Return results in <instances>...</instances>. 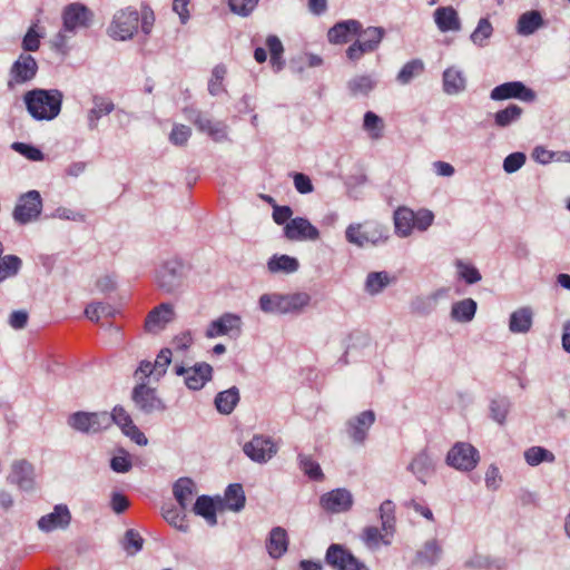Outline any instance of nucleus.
<instances>
[{"mask_svg": "<svg viewBox=\"0 0 570 570\" xmlns=\"http://www.w3.org/2000/svg\"><path fill=\"white\" fill-rule=\"evenodd\" d=\"M22 99L33 120L51 121L61 112L63 94L59 89L35 88L24 92Z\"/></svg>", "mask_w": 570, "mask_h": 570, "instance_id": "nucleus-1", "label": "nucleus"}, {"mask_svg": "<svg viewBox=\"0 0 570 570\" xmlns=\"http://www.w3.org/2000/svg\"><path fill=\"white\" fill-rule=\"evenodd\" d=\"M61 20L62 27L55 37L53 45L59 51H65L70 38L92 24L94 12L83 3L72 2L62 9Z\"/></svg>", "mask_w": 570, "mask_h": 570, "instance_id": "nucleus-2", "label": "nucleus"}, {"mask_svg": "<svg viewBox=\"0 0 570 570\" xmlns=\"http://www.w3.org/2000/svg\"><path fill=\"white\" fill-rule=\"evenodd\" d=\"M311 302V296L305 292L292 294L271 293L263 294L258 299L262 312L266 314H298Z\"/></svg>", "mask_w": 570, "mask_h": 570, "instance_id": "nucleus-3", "label": "nucleus"}, {"mask_svg": "<svg viewBox=\"0 0 570 570\" xmlns=\"http://www.w3.org/2000/svg\"><path fill=\"white\" fill-rule=\"evenodd\" d=\"M187 275V268L177 257L165 261L156 272V284L167 293L174 294L181 289Z\"/></svg>", "mask_w": 570, "mask_h": 570, "instance_id": "nucleus-4", "label": "nucleus"}, {"mask_svg": "<svg viewBox=\"0 0 570 570\" xmlns=\"http://www.w3.org/2000/svg\"><path fill=\"white\" fill-rule=\"evenodd\" d=\"M345 238L347 243L364 248L384 244L389 236L386 229L380 225L367 226L366 224L352 223L345 229Z\"/></svg>", "mask_w": 570, "mask_h": 570, "instance_id": "nucleus-5", "label": "nucleus"}, {"mask_svg": "<svg viewBox=\"0 0 570 570\" xmlns=\"http://www.w3.org/2000/svg\"><path fill=\"white\" fill-rule=\"evenodd\" d=\"M139 12L134 8L118 10L108 27V35L119 41H126L138 31Z\"/></svg>", "mask_w": 570, "mask_h": 570, "instance_id": "nucleus-6", "label": "nucleus"}, {"mask_svg": "<svg viewBox=\"0 0 570 570\" xmlns=\"http://www.w3.org/2000/svg\"><path fill=\"white\" fill-rule=\"evenodd\" d=\"M108 412L78 411L69 415L68 425L85 434H96L109 428Z\"/></svg>", "mask_w": 570, "mask_h": 570, "instance_id": "nucleus-7", "label": "nucleus"}, {"mask_svg": "<svg viewBox=\"0 0 570 570\" xmlns=\"http://www.w3.org/2000/svg\"><path fill=\"white\" fill-rule=\"evenodd\" d=\"M38 72L37 60L28 53H21L9 69L7 87L12 90L32 81Z\"/></svg>", "mask_w": 570, "mask_h": 570, "instance_id": "nucleus-8", "label": "nucleus"}, {"mask_svg": "<svg viewBox=\"0 0 570 570\" xmlns=\"http://www.w3.org/2000/svg\"><path fill=\"white\" fill-rule=\"evenodd\" d=\"M42 198L38 190H29L22 194L16 204L12 216L20 225L29 224L40 216Z\"/></svg>", "mask_w": 570, "mask_h": 570, "instance_id": "nucleus-9", "label": "nucleus"}, {"mask_svg": "<svg viewBox=\"0 0 570 570\" xmlns=\"http://www.w3.org/2000/svg\"><path fill=\"white\" fill-rule=\"evenodd\" d=\"M446 464L459 471H472L480 461L479 451L470 443L456 442L446 454Z\"/></svg>", "mask_w": 570, "mask_h": 570, "instance_id": "nucleus-10", "label": "nucleus"}, {"mask_svg": "<svg viewBox=\"0 0 570 570\" xmlns=\"http://www.w3.org/2000/svg\"><path fill=\"white\" fill-rule=\"evenodd\" d=\"M184 115L199 131L207 134L213 140L224 141L227 139V126L223 121H215L194 108H185Z\"/></svg>", "mask_w": 570, "mask_h": 570, "instance_id": "nucleus-11", "label": "nucleus"}, {"mask_svg": "<svg viewBox=\"0 0 570 570\" xmlns=\"http://www.w3.org/2000/svg\"><path fill=\"white\" fill-rule=\"evenodd\" d=\"M278 449L272 438L255 434L248 442L243 445V452L253 462L264 464L267 463L274 455H276Z\"/></svg>", "mask_w": 570, "mask_h": 570, "instance_id": "nucleus-12", "label": "nucleus"}, {"mask_svg": "<svg viewBox=\"0 0 570 570\" xmlns=\"http://www.w3.org/2000/svg\"><path fill=\"white\" fill-rule=\"evenodd\" d=\"M325 562L334 570H370L350 550L337 543H332L327 548Z\"/></svg>", "mask_w": 570, "mask_h": 570, "instance_id": "nucleus-13", "label": "nucleus"}, {"mask_svg": "<svg viewBox=\"0 0 570 570\" xmlns=\"http://www.w3.org/2000/svg\"><path fill=\"white\" fill-rule=\"evenodd\" d=\"M131 400L136 409L145 414L166 410V405L163 400L158 397L156 389L148 386L145 382L137 384L132 389Z\"/></svg>", "mask_w": 570, "mask_h": 570, "instance_id": "nucleus-14", "label": "nucleus"}, {"mask_svg": "<svg viewBox=\"0 0 570 570\" xmlns=\"http://www.w3.org/2000/svg\"><path fill=\"white\" fill-rule=\"evenodd\" d=\"M175 373L184 377L185 384L189 390L199 391L212 380L213 367L206 362H199L193 366H176Z\"/></svg>", "mask_w": 570, "mask_h": 570, "instance_id": "nucleus-15", "label": "nucleus"}, {"mask_svg": "<svg viewBox=\"0 0 570 570\" xmlns=\"http://www.w3.org/2000/svg\"><path fill=\"white\" fill-rule=\"evenodd\" d=\"M490 98L494 101L519 99L523 102H533L537 94L521 81H509L494 87Z\"/></svg>", "mask_w": 570, "mask_h": 570, "instance_id": "nucleus-16", "label": "nucleus"}, {"mask_svg": "<svg viewBox=\"0 0 570 570\" xmlns=\"http://www.w3.org/2000/svg\"><path fill=\"white\" fill-rule=\"evenodd\" d=\"M242 332V318L234 313H224L218 318L212 321L205 332L206 337L215 338L218 336H238Z\"/></svg>", "mask_w": 570, "mask_h": 570, "instance_id": "nucleus-17", "label": "nucleus"}, {"mask_svg": "<svg viewBox=\"0 0 570 570\" xmlns=\"http://www.w3.org/2000/svg\"><path fill=\"white\" fill-rule=\"evenodd\" d=\"M176 313L170 303H160L146 316L144 330L149 334H158L175 320Z\"/></svg>", "mask_w": 570, "mask_h": 570, "instance_id": "nucleus-18", "label": "nucleus"}, {"mask_svg": "<svg viewBox=\"0 0 570 570\" xmlns=\"http://www.w3.org/2000/svg\"><path fill=\"white\" fill-rule=\"evenodd\" d=\"M374 422L375 413L372 410L363 411L346 422V433L353 443L362 445Z\"/></svg>", "mask_w": 570, "mask_h": 570, "instance_id": "nucleus-19", "label": "nucleus"}, {"mask_svg": "<svg viewBox=\"0 0 570 570\" xmlns=\"http://www.w3.org/2000/svg\"><path fill=\"white\" fill-rule=\"evenodd\" d=\"M284 236L293 242L317 240L320 230L307 218L295 217L285 225Z\"/></svg>", "mask_w": 570, "mask_h": 570, "instance_id": "nucleus-20", "label": "nucleus"}, {"mask_svg": "<svg viewBox=\"0 0 570 570\" xmlns=\"http://www.w3.org/2000/svg\"><path fill=\"white\" fill-rule=\"evenodd\" d=\"M321 507L332 513L348 511L353 504V495L346 489H335L320 499Z\"/></svg>", "mask_w": 570, "mask_h": 570, "instance_id": "nucleus-21", "label": "nucleus"}, {"mask_svg": "<svg viewBox=\"0 0 570 570\" xmlns=\"http://www.w3.org/2000/svg\"><path fill=\"white\" fill-rule=\"evenodd\" d=\"M406 469L419 482L426 484V479L435 471V461L430 452L423 449L413 456Z\"/></svg>", "mask_w": 570, "mask_h": 570, "instance_id": "nucleus-22", "label": "nucleus"}, {"mask_svg": "<svg viewBox=\"0 0 570 570\" xmlns=\"http://www.w3.org/2000/svg\"><path fill=\"white\" fill-rule=\"evenodd\" d=\"M10 483L17 484L19 489L29 491L35 483L33 465L27 460L14 461L11 465V472L8 475Z\"/></svg>", "mask_w": 570, "mask_h": 570, "instance_id": "nucleus-23", "label": "nucleus"}, {"mask_svg": "<svg viewBox=\"0 0 570 570\" xmlns=\"http://www.w3.org/2000/svg\"><path fill=\"white\" fill-rule=\"evenodd\" d=\"M362 30V23L355 19L336 22L327 31V40L333 45H343L350 41V36H357Z\"/></svg>", "mask_w": 570, "mask_h": 570, "instance_id": "nucleus-24", "label": "nucleus"}, {"mask_svg": "<svg viewBox=\"0 0 570 570\" xmlns=\"http://www.w3.org/2000/svg\"><path fill=\"white\" fill-rule=\"evenodd\" d=\"M71 515L69 509L65 504H58L53 511L42 515L38 520V527L45 532H50L58 528H65L70 523Z\"/></svg>", "mask_w": 570, "mask_h": 570, "instance_id": "nucleus-25", "label": "nucleus"}, {"mask_svg": "<svg viewBox=\"0 0 570 570\" xmlns=\"http://www.w3.org/2000/svg\"><path fill=\"white\" fill-rule=\"evenodd\" d=\"M442 85L446 95H459L466 89V77L463 70L452 66L443 71Z\"/></svg>", "mask_w": 570, "mask_h": 570, "instance_id": "nucleus-26", "label": "nucleus"}, {"mask_svg": "<svg viewBox=\"0 0 570 570\" xmlns=\"http://www.w3.org/2000/svg\"><path fill=\"white\" fill-rule=\"evenodd\" d=\"M288 534L282 527H274L266 540V550L271 558L279 559L288 549Z\"/></svg>", "mask_w": 570, "mask_h": 570, "instance_id": "nucleus-27", "label": "nucleus"}, {"mask_svg": "<svg viewBox=\"0 0 570 570\" xmlns=\"http://www.w3.org/2000/svg\"><path fill=\"white\" fill-rule=\"evenodd\" d=\"M434 22L441 32L460 31L461 20L456 10L451 7H440L434 11Z\"/></svg>", "mask_w": 570, "mask_h": 570, "instance_id": "nucleus-28", "label": "nucleus"}, {"mask_svg": "<svg viewBox=\"0 0 570 570\" xmlns=\"http://www.w3.org/2000/svg\"><path fill=\"white\" fill-rule=\"evenodd\" d=\"M92 108L88 110L87 120L90 130H95L98 127V121L101 117L111 114L115 110V104L100 95L92 97Z\"/></svg>", "mask_w": 570, "mask_h": 570, "instance_id": "nucleus-29", "label": "nucleus"}, {"mask_svg": "<svg viewBox=\"0 0 570 570\" xmlns=\"http://www.w3.org/2000/svg\"><path fill=\"white\" fill-rule=\"evenodd\" d=\"M442 552V546L436 539L428 540L423 547L416 551L414 563L422 567H433L440 561Z\"/></svg>", "mask_w": 570, "mask_h": 570, "instance_id": "nucleus-30", "label": "nucleus"}, {"mask_svg": "<svg viewBox=\"0 0 570 570\" xmlns=\"http://www.w3.org/2000/svg\"><path fill=\"white\" fill-rule=\"evenodd\" d=\"M533 324V311L529 306L520 307L511 313L509 330L513 334L528 333Z\"/></svg>", "mask_w": 570, "mask_h": 570, "instance_id": "nucleus-31", "label": "nucleus"}, {"mask_svg": "<svg viewBox=\"0 0 570 570\" xmlns=\"http://www.w3.org/2000/svg\"><path fill=\"white\" fill-rule=\"evenodd\" d=\"M173 494L180 508L185 510L196 494V483L190 478H179L173 485Z\"/></svg>", "mask_w": 570, "mask_h": 570, "instance_id": "nucleus-32", "label": "nucleus"}, {"mask_svg": "<svg viewBox=\"0 0 570 570\" xmlns=\"http://www.w3.org/2000/svg\"><path fill=\"white\" fill-rule=\"evenodd\" d=\"M299 268L297 258L286 254H275L267 261V269L272 274H293Z\"/></svg>", "mask_w": 570, "mask_h": 570, "instance_id": "nucleus-33", "label": "nucleus"}, {"mask_svg": "<svg viewBox=\"0 0 570 570\" xmlns=\"http://www.w3.org/2000/svg\"><path fill=\"white\" fill-rule=\"evenodd\" d=\"M478 304L473 298H464L454 302L451 307L450 316L458 323H470L476 313Z\"/></svg>", "mask_w": 570, "mask_h": 570, "instance_id": "nucleus-34", "label": "nucleus"}, {"mask_svg": "<svg viewBox=\"0 0 570 570\" xmlns=\"http://www.w3.org/2000/svg\"><path fill=\"white\" fill-rule=\"evenodd\" d=\"M414 224L415 216L412 209L400 207L394 212V227L397 236H410L414 229Z\"/></svg>", "mask_w": 570, "mask_h": 570, "instance_id": "nucleus-35", "label": "nucleus"}, {"mask_svg": "<svg viewBox=\"0 0 570 570\" xmlns=\"http://www.w3.org/2000/svg\"><path fill=\"white\" fill-rule=\"evenodd\" d=\"M544 21L542 14L537 10L522 13L517 23V32L521 36H530L538 29L543 27Z\"/></svg>", "mask_w": 570, "mask_h": 570, "instance_id": "nucleus-36", "label": "nucleus"}, {"mask_svg": "<svg viewBox=\"0 0 570 570\" xmlns=\"http://www.w3.org/2000/svg\"><path fill=\"white\" fill-rule=\"evenodd\" d=\"M395 281L387 272H371L365 279V292L370 295H377Z\"/></svg>", "mask_w": 570, "mask_h": 570, "instance_id": "nucleus-37", "label": "nucleus"}, {"mask_svg": "<svg viewBox=\"0 0 570 570\" xmlns=\"http://www.w3.org/2000/svg\"><path fill=\"white\" fill-rule=\"evenodd\" d=\"M512 407L510 397L498 395L491 399L489 404L490 417L500 425L507 421V416Z\"/></svg>", "mask_w": 570, "mask_h": 570, "instance_id": "nucleus-38", "label": "nucleus"}, {"mask_svg": "<svg viewBox=\"0 0 570 570\" xmlns=\"http://www.w3.org/2000/svg\"><path fill=\"white\" fill-rule=\"evenodd\" d=\"M239 402V391L236 386L219 392L215 397V406L222 414H230Z\"/></svg>", "mask_w": 570, "mask_h": 570, "instance_id": "nucleus-39", "label": "nucleus"}, {"mask_svg": "<svg viewBox=\"0 0 570 570\" xmlns=\"http://www.w3.org/2000/svg\"><path fill=\"white\" fill-rule=\"evenodd\" d=\"M193 511L195 514L203 517L209 525L214 527L217 524L215 502L210 497H198L193 507Z\"/></svg>", "mask_w": 570, "mask_h": 570, "instance_id": "nucleus-40", "label": "nucleus"}, {"mask_svg": "<svg viewBox=\"0 0 570 570\" xmlns=\"http://www.w3.org/2000/svg\"><path fill=\"white\" fill-rule=\"evenodd\" d=\"M226 508L230 511L238 512L245 507V493L242 484H229L224 494Z\"/></svg>", "mask_w": 570, "mask_h": 570, "instance_id": "nucleus-41", "label": "nucleus"}, {"mask_svg": "<svg viewBox=\"0 0 570 570\" xmlns=\"http://www.w3.org/2000/svg\"><path fill=\"white\" fill-rule=\"evenodd\" d=\"M376 86V80L370 75H361L347 82V89L354 97L367 96Z\"/></svg>", "mask_w": 570, "mask_h": 570, "instance_id": "nucleus-42", "label": "nucleus"}, {"mask_svg": "<svg viewBox=\"0 0 570 570\" xmlns=\"http://www.w3.org/2000/svg\"><path fill=\"white\" fill-rule=\"evenodd\" d=\"M523 114V109L518 105L511 104L504 109L494 114V125L500 128L509 127L517 122Z\"/></svg>", "mask_w": 570, "mask_h": 570, "instance_id": "nucleus-43", "label": "nucleus"}, {"mask_svg": "<svg viewBox=\"0 0 570 570\" xmlns=\"http://www.w3.org/2000/svg\"><path fill=\"white\" fill-rule=\"evenodd\" d=\"M379 512L382 530L386 535H392L395 530V504L391 500H385L381 503Z\"/></svg>", "mask_w": 570, "mask_h": 570, "instance_id": "nucleus-44", "label": "nucleus"}, {"mask_svg": "<svg viewBox=\"0 0 570 570\" xmlns=\"http://www.w3.org/2000/svg\"><path fill=\"white\" fill-rule=\"evenodd\" d=\"M362 39H358L371 52H374L385 36V30L382 27H368L362 29L357 35Z\"/></svg>", "mask_w": 570, "mask_h": 570, "instance_id": "nucleus-45", "label": "nucleus"}, {"mask_svg": "<svg viewBox=\"0 0 570 570\" xmlns=\"http://www.w3.org/2000/svg\"><path fill=\"white\" fill-rule=\"evenodd\" d=\"M21 267L22 261L17 255H6L0 257V283L18 275Z\"/></svg>", "mask_w": 570, "mask_h": 570, "instance_id": "nucleus-46", "label": "nucleus"}, {"mask_svg": "<svg viewBox=\"0 0 570 570\" xmlns=\"http://www.w3.org/2000/svg\"><path fill=\"white\" fill-rule=\"evenodd\" d=\"M424 71V63L421 59H412L407 61L396 76V80L401 85L410 83L415 77Z\"/></svg>", "mask_w": 570, "mask_h": 570, "instance_id": "nucleus-47", "label": "nucleus"}, {"mask_svg": "<svg viewBox=\"0 0 570 570\" xmlns=\"http://www.w3.org/2000/svg\"><path fill=\"white\" fill-rule=\"evenodd\" d=\"M524 460L530 466H537L542 462L553 463L556 456L542 446H531L524 451Z\"/></svg>", "mask_w": 570, "mask_h": 570, "instance_id": "nucleus-48", "label": "nucleus"}, {"mask_svg": "<svg viewBox=\"0 0 570 570\" xmlns=\"http://www.w3.org/2000/svg\"><path fill=\"white\" fill-rule=\"evenodd\" d=\"M297 459L298 466L306 476L313 481H322L324 479L321 465L311 455L299 453Z\"/></svg>", "mask_w": 570, "mask_h": 570, "instance_id": "nucleus-49", "label": "nucleus"}, {"mask_svg": "<svg viewBox=\"0 0 570 570\" xmlns=\"http://www.w3.org/2000/svg\"><path fill=\"white\" fill-rule=\"evenodd\" d=\"M266 46L271 53V65L276 70L279 71L284 66V60L282 58L284 48L282 41L277 36H268L266 39Z\"/></svg>", "mask_w": 570, "mask_h": 570, "instance_id": "nucleus-50", "label": "nucleus"}, {"mask_svg": "<svg viewBox=\"0 0 570 570\" xmlns=\"http://www.w3.org/2000/svg\"><path fill=\"white\" fill-rule=\"evenodd\" d=\"M493 33V27L488 18H481L478 22L476 28L471 33V41L478 47H484L488 39Z\"/></svg>", "mask_w": 570, "mask_h": 570, "instance_id": "nucleus-51", "label": "nucleus"}, {"mask_svg": "<svg viewBox=\"0 0 570 570\" xmlns=\"http://www.w3.org/2000/svg\"><path fill=\"white\" fill-rule=\"evenodd\" d=\"M115 309L106 303L98 302L87 305L85 308V315L92 322H98L100 317H114Z\"/></svg>", "mask_w": 570, "mask_h": 570, "instance_id": "nucleus-52", "label": "nucleus"}, {"mask_svg": "<svg viewBox=\"0 0 570 570\" xmlns=\"http://www.w3.org/2000/svg\"><path fill=\"white\" fill-rule=\"evenodd\" d=\"M383 120L373 111H366L364 115L363 128L366 130L372 139L382 137Z\"/></svg>", "mask_w": 570, "mask_h": 570, "instance_id": "nucleus-53", "label": "nucleus"}, {"mask_svg": "<svg viewBox=\"0 0 570 570\" xmlns=\"http://www.w3.org/2000/svg\"><path fill=\"white\" fill-rule=\"evenodd\" d=\"M108 417H110L109 426L115 423L122 432L135 425L130 414L121 405H116L111 413H108Z\"/></svg>", "mask_w": 570, "mask_h": 570, "instance_id": "nucleus-54", "label": "nucleus"}, {"mask_svg": "<svg viewBox=\"0 0 570 570\" xmlns=\"http://www.w3.org/2000/svg\"><path fill=\"white\" fill-rule=\"evenodd\" d=\"M387 535L384 533L382 534L381 530L376 527H367L363 531V540L365 544L371 548L375 549L380 546V543L390 544L391 541L389 539H385Z\"/></svg>", "mask_w": 570, "mask_h": 570, "instance_id": "nucleus-55", "label": "nucleus"}, {"mask_svg": "<svg viewBox=\"0 0 570 570\" xmlns=\"http://www.w3.org/2000/svg\"><path fill=\"white\" fill-rule=\"evenodd\" d=\"M227 70L224 65H217L212 71V78L208 82V91L212 96H217L224 91L223 80Z\"/></svg>", "mask_w": 570, "mask_h": 570, "instance_id": "nucleus-56", "label": "nucleus"}, {"mask_svg": "<svg viewBox=\"0 0 570 570\" xmlns=\"http://www.w3.org/2000/svg\"><path fill=\"white\" fill-rule=\"evenodd\" d=\"M259 0H228L229 9L240 17H248L256 9Z\"/></svg>", "mask_w": 570, "mask_h": 570, "instance_id": "nucleus-57", "label": "nucleus"}, {"mask_svg": "<svg viewBox=\"0 0 570 570\" xmlns=\"http://www.w3.org/2000/svg\"><path fill=\"white\" fill-rule=\"evenodd\" d=\"M459 276L465 281L466 284H475L481 281L482 276L476 267L466 264L462 261L456 262Z\"/></svg>", "mask_w": 570, "mask_h": 570, "instance_id": "nucleus-58", "label": "nucleus"}, {"mask_svg": "<svg viewBox=\"0 0 570 570\" xmlns=\"http://www.w3.org/2000/svg\"><path fill=\"white\" fill-rule=\"evenodd\" d=\"M11 148L19 153L20 155H22L23 157H26L27 159L29 160H32V161H40L43 159V153L38 148V147H35L32 145H29V144H26V142H13L11 145Z\"/></svg>", "mask_w": 570, "mask_h": 570, "instance_id": "nucleus-59", "label": "nucleus"}, {"mask_svg": "<svg viewBox=\"0 0 570 570\" xmlns=\"http://www.w3.org/2000/svg\"><path fill=\"white\" fill-rule=\"evenodd\" d=\"M190 136L191 130L188 126L176 124L169 134V141L175 146H184L187 144Z\"/></svg>", "mask_w": 570, "mask_h": 570, "instance_id": "nucleus-60", "label": "nucleus"}, {"mask_svg": "<svg viewBox=\"0 0 570 570\" xmlns=\"http://www.w3.org/2000/svg\"><path fill=\"white\" fill-rule=\"evenodd\" d=\"M144 540L138 532L130 529L126 531L124 539V549L128 554H136L142 549Z\"/></svg>", "mask_w": 570, "mask_h": 570, "instance_id": "nucleus-61", "label": "nucleus"}, {"mask_svg": "<svg viewBox=\"0 0 570 570\" xmlns=\"http://www.w3.org/2000/svg\"><path fill=\"white\" fill-rule=\"evenodd\" d=\"M525 155L517 151L508 155L503 160V170L508 174L518 171L525 163Z\"/></svg>", "mask_w": 570, "mask_h": 570, "instance_id": "nucleus-62", "label": "nucleus"}, {"mask_svg": "<svg viewBox=\"0 0 570 570\" xmlns=\"http://www.w3.org/2000/svg\"><path fill=\"white\" fill-rule=\"evenodd\" d=\"M445 294L446 291L443 288L432 293L426 298L420 299L415 305V309L421 313H430L432 309L435 308L439 298L444 296Z\"/></svg>", "mask_w": 570, "mask_h": 570, "instance_id": "nucleus-63", "label": "nucleus"}, {"mask_svg": "<svg viewBox=\"0 0 570 570\" xmlns=\"http://www.w3.org/2000/svg\"><path fill=\"white\" fill-rule=\"evenodd\" d=\"M163 517L169 524L174 525L176 529L184 532L187 531L188 527L185 523L184 517H181L177 509H175L174 507L163 508Z\"/></svg>", "mask_w": 570, "mask_h": 570, "instance_id": "nucleus-64", "label": "nucleus"}]
</instances>
